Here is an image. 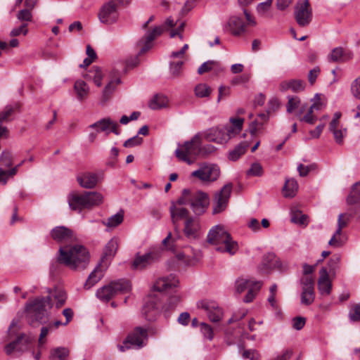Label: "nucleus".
Segmentation results:
<instances>
[{
    "mask_svg": "<svg viewBox=\"0 0 360 360\" xmlns=\"http://www.w3.org/2000/svg\"><path fill=\"white\" fill-rule=\"evenodd\" d=\"M143 142V139L138 135L127 139L123 144L125 148H132L139 146Z\"/></svg>",
    "mask_w": 360,
    "mask_h": 360,
    "instance_id": "63",
    "label": "nucleus"
},
{
    "mask_svg": "<svg viewBox=\"0 0 360 360\" xmlns=\"http://www.w3.org/2000/svg\"><path fill=\"white\" fill-rule=\"evenodd\" d=\"M208 195L202 191H191L190 205L195 214L200 215L209 205Z\"/></svg>",
    "mask_w": 360,
    "mask_h": 360,
    "instance_id": "13",
    "label": "nucleus"
},
{
    "mask_svg": "<svg viewBox=\"0 0 360 360\" xmlns=\"http://www.w3.org/2000/svg\"><path fill=\"white\" fill-rule=\"evenodd\" d=\"M320 277L318 281V290L323 296L330 295L332 289V283L330 280L327 269L324 267L321 268L319 271Z\"/></svg>",
    "mask_w": 360,
    "mask_h": 360,
    "instance_id": "22",
    "label": "nucleus"
},
{
    "mask_svg": "<svg viewBox=\"0 0 360 360\" xmlns=\"http://www.w3.org/2000/svg\"><path fill=\"white\" fill-rule=\"evenodd\" d=\"M121 79L119 77H112L111 79L109 81V82L107 84V85L105 86L104 89L102 92V97H101V101L102 103H106L109 98H110L111 95L114 92L116 85L120 84Z\"/></svg>",
    "mask_w": 360,
    "mask_h": 360,
    "instance_id": "33",
    "label": "nucleus"
},
{
    "mask_svg": "<svg viewBox=\"0 0 360 360\" xmlns=\"http://www.w3.org/2000/svg\"><path fill=\"white\" fill-rule=\"evenodd\" d=\"M300 104V100L297 96L288 97V102L286 105V110L288 113H291L296 110Z\"/></svg>",
    "mask_w": 360,
    "mask_h": 360,
    "instance_id": "58",
    "label": "nucleus"
},
{
    "mask_svg": "<svg viewBox=\"0 0 360 360\" xmlns=\"http://www.w3.org/2000/svg\"><path fill=\"white\" fill-rule=\"evenodd\" d=\"M348 316L352 322L360 321V303L352 306Z\"/></svg>",
    "mask_w": 360,
    "mask_h": 360,
    "instance_id": "56",
    "label": "nucleus"
},
{
    "mask_svg": "<svg viewBox=\"0 0 360 360\" xmlns=\"http://www.w3.org/2000/svg\"><path fill=\"white\" fill-rule=\"evenodd\" d=\"M347 204L349 207H353L357 211L358 205H360V182L356 183L346 199Z\"/></svg>",
    "mask_w": 360,
    "mask_h": 360,
    "instance_id": "28",
    "label": "nucleus"
},
{
    "mask_svg": "<svg viewBox=\"0 0 360 360\" xmlns=\"http://www.w3.org/2000/svg\"><path fill=\"white\" fill-rule=\"evenodd\" d=\"M59 253L58 262L72 270L84 269L89 262V252L81 245L60 247Z\"/></svg>",
    "mask_w": 360,
    "mask_h": 360,
    "instance_id": "1",
    "label": "nucleus"
},
{
    "mask_svg": "<svg viewBox=\"0 0 360 360\" xmlns=\"http://www.w3.org/2000/svg\"><path fill=\"white\" fill-rule=\"evenodd\" d=\"M262 286L261 282H255L250 288H249L247 295L245 296L243 301L246 303L251 302L255 297L256 294L260 290Z\"/></svg>",
    "mask_w": 360,
    "mask_h": 360,
    "instance_id": "50",
    "label": "nucleus"
},
{
    "mask_svg": "<svg viewBox=\"0 0 360 360\" xmlns=\"http://www.w3.org/2000/svg\"><path fill=\"white\" fill-rule=\"evenodd\" d=\"M211 92V88L206 84H199L195 88V96L199 98L208 97Z\"/></svg>",
    "mask_w": 360,
    "mask_h": 360,
    "instance_id": "48",
    "label": "nucleus"
},
{
    "mask_svg": "<svg viewBox=\"0 0 360 360\" xmlns=\"http://www.w3.org/2000/svg\"><path fill=\"white\" fill-rule=\"evenodd\" d=\"M201 144L200 134H195L190 141L178 145V148L175 150V155L179 161L192 165L202 152Z\"/></svg>",
    "mask_w": 360,
    "mask_h": 360,
    "instance_id": "4",
    "label": "nucleus"
},
{
    "mask_svg": "<svg viewBox=\"0 0 360 360\" xmlns=\"http://www.w3.org/2000/svg\"><path fill=\"white\" fill-rule=\"evenodd\" d=\"M352 58V53L349 51L345 50L342 47L334 48L328 56V61L335 63H345L349 61Z\"/></svg>",
    "mask_w": 360,
    "mask_h": 360,
    "instance_id": "24",
    "label": "nucleus"
},
{
    "mask_svg": "<svg viewBox=\"0 0 360 360\" xmlns=\"http://www.w3.org/2000/svg\"><path fill=\"white\" fill-rule=\"evenodd\" d=\"M46 307H52V300L50 296L39 297L26 304V309L36 321H40L45 316Z\"/></svg>",
    "mask_w": 360,
    "mask_h": 360,
    "instance_id": "9",
    "label": "nucleus"
},
{
    "mask_svg": "<svg viewBox=\"0 0 360 360\" xmlns=\"http://www.w3.org/2000/svg\"><path fill=\"white\" fill-rule=\"evenodd\" d=\"M98 17L101 23L112 25L116 22L120 17L118 4L108 0L99 9Z\"/></svg>",
    "mask_w": 360,
    "mask_h": 360,
    "instance_id": "10",
    "label": "nucleus"
},
{
    "mask_svg": "<svg viewBox=\"0 0 360 360\" xmlns=\"http://www.w3.org/2000/svg\"><path fill=\"white\" fill-rule=\"evenodd\" d=\"M207 241L215 245L217 251L226 252L230 255H234L238 250V243L221 225H216L210 230Z\"/></svg>",
    "mask_w": 360,
    "mask_h": 360,
    "instance_id": "2",
    "label": "nucleus"
},
{
    "mask_svg": "<svg viewBox=\"0 0 360 360\" xmlns=\"http://www.w3.org/2000/svg\"><path fill=\"white\" fill-rule=\"evenodd\" d=\"M248 147L249 144L247 142H242L239 143L234 148V149L229 152V159L232 161L237 160L241 155L245 154Z\"/></svg>",
    "mask_w": 360,
    "mask_h": 360,
    "instance_id": "38",
    "label": "nucleus"
},
{
    "mask_svg": "<svg viewBox=\"0 0 360 360\" xmlns=\"http://www.w3.org/2000/svg\"><path fill=\"white\" fill-rule=\"evenodd\" d=\"M86 209H91L93 207L100 205L103 201V196L101 193L96 191H86Z\"/></svg>",
    "mask_w": 360,
    "mask_h": 360,
    "instance_id": "30",
    "label": "nucleus"
},
{
    "mask_svg": "<svg viewBox=\"0 0 360 360\" xmlns=\"http://www.w3.org/2000/svg\"><path fill=\"white\" fill-rule=\"evenodd\" d=\"M205 139L207 141L215 142L217 143H224L228 141V137L226 136V131L224 128H211L205 132Z\"/></svg>",
    "mask_w": 360,
    "mask_h": 360,
    "instance_id": "25",
    "label": "nucleus"
},
{
    "mask_svg": "<svg viewBox=\"0 0 360 360\" xmlns=\"http://www.w3.org/2000/svg\"><path fill=\"white\" fill-rule=\"evenodd\" d=\"M248 176H261L263 174V167L259 162H254L246 172Z\"/></svg>",
    "mask_w": 360,
    "mask_h": 360,
    "instance_id": "53",
    "label": "nucleus"
},
{
    "mask_svg": "<svg viewBox=\"0 0 360 360\" xmlns=\"http://www.w3.org/2000/svg\"><path fill=\"white\" fill-rule=\"evenodd\" d=\"M276 257L273 253H268L263 257L262 264L265 269H272L276 266Z\"/></svg>",
    "mask_w": 360,
    "mask_h": 360,
    "instance_id": "51",
    "label": "nucleus"
},
{
    "mask_svg": "<svg viewBox=\"0 0 360 360\" xmlns=\"http://www.w3.org/2000/svg\"><path fill=\"white\" fill-rule=\"evenodd\" d=\"M273 0H266L259 4L257 6V12L262 17L269 16V11L271 9Z\"/></svg>",
    "mask_w": 360,
    "mask_h": 360,
    "instance_id": "46",
    "label": "nucleus"
},
{
    "mask_svg": "<svg viewBox=\"0 0 360 360\" xmlns=\"http://www.w3.org/2000/svg\"><path fill=\"white\" fill-rule=\"evenodd\" d=\"M168 103V99L165 96L156 95L150 101L149 107L152 110H158L162 108L166 107Z\"/></svg>",
    "mask_w": 360,
    "mask_h": 360,
    "instance_id": "42",
    "label": "nucleus"
},
{
    "mask_svg": "<svg viewBox=\"0 0 360 360\" xmlns=\"http://www.w3.org/2000/svg\"><path fill=\"white\" fill-rule=\"evenodd\" d=\"M218 65V63L214 60H207L203 63L198 68V73L202 75L212 70L214 68Z\"/></svg>",
    "mask_w": 360,
    "mask_h": 360,
    "instance_id": "57",
    "label": "nucleus"
},
{
    "mask_svg": "<svg viewBox=\"0 0 360 360\" xmlns=\"http://www.w3.org/2000/svg\"><path fill=\"white\" fill-rule=\"evenodd\" d=\"M17 172V167H13L11 169H3L0 167V183L5 185L9 177L13 176Z\"/></svg>",
    "mask_w": 360,
    "mask_h": 360,
    "instance_id": "55",
    "label": "nucleus"
},
{
    "mask_svg": "<svg viewBox=\"0 0 360 360\" xmlns=\"http://www.w3.org/2000/svg\"><path fill=\"white\" fill-rule=\"evenodd\" d=\"M68 204L72 210L81 212L86 209L85 193H72L68 196Z\"/></svg>",
    "mask_w": 360,
    "mask_h": 360,
    "instance_id": "27",
    "label": "nucleus"
},
{
    "mask_svg": "<svg viewBox=\"0 0 360 360\" xmlns=\"http://www.w3.org/2000/svg\"><path fill=\"white\" fill-rule=\"evenodd\" d=\"M123 214L118 212L108 219L106 221H103V224L108 227L114 228L120 224L123 221Z\"/></svg>",
    "mask_w": 360,
    "mask_h": 360,
    "instance_id": "45",
    "label": "nucleus"
},
{
    "mask_svg": "<svg viewBox=\"0 0 360 360\" xmlns=\"http://www.w3.org/2000/svg\"><path fill=\"white\" fill-rule=\"evenodd\" d=\"M117 248V239L115 238L110 239L103 249V253L101 258L102 262L111 259L115 255Z\"/></svg>",
    "mask_w": 360,
    "mask_h": 360,
    "instance_id": "29",
    "label": "nucleus"
},
{
    "mask_svg": "<svg viewBox=\"0 0 360 360\" xmlns=\"http://www.w3.org/2000/svg\"><path fill=\"white\" fill-rule=\"evenodd\" d=\"M0 162L2 166L9 167L12 165V155L8 151H4L0 156Z\"/></svg>",
    "mask_w": 360,
    "mask_h": 360,
    "instance_id": "60",
    "label": "nucleus"
},
{
    "mask_svg": "<svg viewBox=\"0 0 360 360\" xmlns=\"http://www.w3.org/2000/svg\"><path fill=\"white\" fill-rule=\"evenodd\" d=\"M200 327H201V332L203 335V336L207 339H209L210 340H212L213 339V330H212V328H211V326L210 325H208L207 323H205L204 322H202L200 323Z\"/></svg>",
    "mask_w": 360,
    "mask_h": 360,
    "instance_id": "61",
    "label": "nucleus"
},
{
    "mask_svg": "<svg viewBox=\"0 0 360 360\" xmlns=\"http://www.w3.org/2000/svg\"><path fill=\"white\" fill-rule=\"evenodd\" d=\"M181 297L179 295H173L170 297L167 302L165 304V309L166 310H170L176 307V306L180 302Z\"/></svg>",
    "mask_w": 360,
    "mask_h": 360,
    "instance_id": "64",
    "label": "nucleus"
},
{
    "mask_svg": "<svg viewBox=\"0 0 360 360\" xmlns=\"http://www.w3.org/2000/svg\"><path fill=\"white\" fill-rule=\"evenodd\" d=\"M291 221L299 225L306 226L309 220L306 214H302L300 211H296L292 214Z\"/></svg>",
    "mask_w": 360,
    "mask_h": 360,
    "instance_id": "49",
    "label": "nucleus"
},
{
    "mask_svg": "<svg viewBox=\"0 0 360 360\" xmlns=\"http://www.w3.org/2000/svg\"><path fill=\"white\" fill-rule=\"evenodd\" d=\"M200 223L196 219L188 218L184 224V233L189 240H195L199 237Z\"/></svg>",
    "mask_w": 360,
    "mask_h": 360,
    "instance_id": "23",
    "label": "nucleus"
},
{
    "mask_svg": "<svg viewBox=\"0 0 360 360\" xmlns=\"http://www.w3.org/2000/svg\"><path fill=\"white\" fill-rule=\"evenodd\" d=\"M148 339V330L142 327H136L132 333L129 334L123 345H118L120 352H125L131 347L137 349L143 347L146 344L145 340Z\"/></svg>",
    "mask_w": 360,
    "mask_h": 360,
    "instance_id": "8",
    "label": "nucleus"
},
{
    "mask_svg": "<svg viewBox=\"0 0 360 360\" xmlns=\"http://www.w3.org/2000/svg\"><path fill=\"white\" fill-rule=\"evenodd\" d=\"M298 190V184L294 179H286L283 187V195L285 198H292L295 196Z\"/></svg>",
    "mask_w": 360,
    "mask_h": 360,
    "instance_id": "32",
    "label": "nucleus"
},
{
    "mask_svg": "<svg viewBox=\"0 0 360 360\" xmlns=\"http://www.w3.org/2000/svg\"><path fill=\"white\" fill-rule=\"evenodd\" d=\"M256 281L252 280L245 279L243 278H239L236 281L235 288L238 293H241L246 289L249 290Z\"/></svg>",
    "mask_w": 360,
    "mask_h": 360,
    "instance_id": "43",
    "label": "nucleus"
},
{
    "mask_svg": "<svg viewBox=\"0 0 360 360\" xmlns=\"http://www.w3.org/2000/svg\"><path fill=\"white\" fill-rule=\"evenodd\" d=\"M32 8L26 7L24 9L19 11L16 15L18 20L20 21L30 22L32 20Z\"/></svg>",
    "mask_w": 360,
    "mask_h": 360,
    "instance_id": "54",
    "label": "nucleus"
},
{
    "mask_svg": "<svg viewBox=\"0 0 360 360\" xmlns=\"http://www.w3.org/2000/svg\"><path fill=\"white\" fill-rule=\"evenodd\" d=\"M351 91L356 98L360 99V76L352 82Z\"/></svg>",
    "mask_w": 360,
    "mask_h": 360,
    "instance_id": "62",
    "label": "nucleus"
},
{
    "mask_svg": "<svg viewBox=\"0 0 360 360\" xmlns=\"http://www.w3.org/2000/svg\"><path fill=\"white\" fill-rule=\"evenodd\" d=\"M220 173V168L217 165L202 162L196 170L191 173L190 177L198 180L203 184H210L219 179Z\"/></svg>",
    "mask_w": 360,
    "mask_h": 360,
    "instance_id": "7",
    "label": "nucleus"
},
{
    "mask_svg": "<svg viewBox=\"0 0 360 360\" xmlns=\"http://www.w3.org/2000/svg\"><path fill=\"white\" fill-rule=\"evenodd\" d=\"M301 303L307 306L310 305L315 298L314 281L311 276H304L301 279Z\"/></svg>",
    "mask_w": 360,
    "mask_h": 360,
    "instance_id": "15",
    "label": "nucleus"
},
{
    "mask_svg": "<svg viewBox=\"0 0 360 360\" xmlns=\"http://www.w3.org/2000/svg\"><path fill=\"white\" fill-rule=\"evenodd\" d=\"M164 28L161 26L155 27L153 30L146 32L144 36L139 41L137 45L140 47L139 54H143L152 47V42L161 35Z\"/></svg>",
    "mask_w": 360,
    "mask_h": 360,
    "instance_id": "17",
    "label": "nucleus"
},
{
    "mask_svg": "<svg viewBox=\"0 0 360 360\" xmlns=\"http://www.w3.org/2000/svg\"><path fill=\"white\" fill-rule=\"evenodd\" d=\"M111 124H112V120L108 117L97 121L96 122L91 124L89 127L92 129H97L98 132L106 131V134H108L110 131L108 130L110 129Z\"/></svg>",
    "mask_w": 360,
    "mask_h": 360,
    "instance_id": "41",
    "label": "nucleus"
},
{
    "mask_svg": "<svg viewBox=\"0 0 360 360\" xmlns=\"http://www.w3.org/2000/svg\"><path fill=\"white\" fill-rule=\"evenodd\" d=\"M175 226L174 232L172 233L169 232L167 236L162 240V244L165 246L167 250L173 252L175 254L176 258L181 262L182 264L186 266L193 265L194 261L197 260V254L193 252V255L191 256L188 253L189 251H192L193 249L191 247H186L184 252H178V249L182 248L181 241L182 237L180 235L179 230L176 225Z\"/></svg>",
    "mask_w": 360,
    "mask_h": 360,
    "instance_id": "3",
    "label": "nucleus"
},
{
    "mask_svg": "<svg viewBox=\"0 0 360 360\" xmlns=\"http://www.w3.org/2000/svg\"><path fill=\"white\" fill-rule=\"evenodd\" d=\"M300 120L309 124H314L317 120V116L316 113L309 108L307 114L300 117Z\"/></svg>",
    "mask_w": 360,
    "mask_h": 360,
    "instance_id": "59",
    "label": "nucleus"
},
{
    "mask_svg": "<svg viewBox=\"0 0 360 360\" xmlns=\"http://www.w3.org/2000/svg\"><path fill=\"white\" fill-rule=\"evenodd\" d=\"M142 313L146 320L155 321L160 314L159 300L151 295H148L145 300Z\"/></svg>",
    "mask_w": 360,
    "mask_h": 360,
    "instance_id": "16",
    "label": "nucleus"
},
{
    "mask_svg": "<svg viewBox=\"0 0 360 360\" xmlns=\"http://www.w3.org/2000/svg\"><path fill=\"white\" fill-rule=\"evenodd\" d=\"M356 213V209L349 207L347 212L341 213L338 215V228L328 242L329 245L334 248H340L345 244L347 238L342 233V230L347 226Z\"/></svg>",
    "mask_w": 360,
    "mask_h": 360,
    "instance_id": "6",
    "label": "nucleus"
},
{
    "mask_svg": "<svg viewBox=\"0 0 360 360\" xmlns=\"http://www.w3.org/2000/svg\"><path fill=\"white\" fill-rule=\"evenodd\" d=\"M330 131L333 134L334 139L337 143L340 144L342 143L343 138L346 135L347 130L346 129H338V126L334 127V128H331L330 125L329 126Z\"/></svg>",
    "mask_w": 360,
    "mask_h": 360,
    "instance_id": "52",
    "label": "nucleus"
},
{
    "mask_svg": "<svg viewBox=\"0 0 360 360\" xmlns=\"http://www.w3.org/2000/svg\"><path fill=\"white\" fill-rule=\"evenodd\" d=\"M170 214L174 225H176V222L184 218H188V211L187 209L184 207H176L174 205L170 207Z\"/></svg>",
    "mask_w": 360,
    "mask_h": 360,
    "instance_id": "36",
    "label": "nucleus"
},
{
    "mask_svg": "<svg viewBox=\"0 0 360 360\" xmlns=\"http://www.w3.org/2000/svg\"><path fill=\"white\" fill-rule=\"evenodd\" d=\"M103 276V273L100 270L99 266H97L89 276L86 283H84V288L86 290L90 289L92 286H94L96 283H98L101 277Z\"/></svg>",
    "mask_w": 360,
    "mask_h": 360,
    "instance_id": "40",
    "label": "nucleus"
},
{
    "mask_svg": "<svg viewBox=\"0 0 360 360\" xmlns=\"http://www.w3.org/2000/svg\"><path fill=\"white\" fill-rule=\"evenodd\" d=\"M30 340L24 334L20 335L15 341L6 345L5 351L7 354H11L13 351L24 352L30 348Z\"/></svg>",
    "mask_w": 360,
    "mask_h": 360,
    "instance_id": "21",
    "label": "nucleus"
},
{
    "mask_svg": "<svg viewBox=\"0 0 360 360\" xmlns=\"http://www.w3.org/2000/svg\"><path fill=\"white\" fill-rule=\"evenodd\" d=\"M51 293V291H49ZM51 297H53L56 301V308L62 307L67 300V294L65 291L60 288H56L53 290V292H51Z\"/></svg>",
    "mask_w": 360,
    "mask_h": 360,
    "instance_id": "39",
    "label": "nucleus"
},
{
    "mask_svg": "<svg viewBox=\"0 0 360 360\" xmlns=\"http://www.w3.org/2000/svg\"><path fill=\"white\" fill-rule=\"evenodd\" d=\"M229 27L233 35H240L245 31V24L240 17H231L229 20Z\"/></svg>",
    "mask_w": 360,
    "mask_h": 360,
    "instance_id": "34",
    "label": "nucleus"
},
{
    "mask_svg": "<svg viewBox=\"0 0 360 360\" xmlns=\"http://www.w3.org/2000/svg\"><path fill=\"white\" fill-rule=\"evenodd\" d=\"M295 18L300 27H306L312 20V8L308 0L299 1L295 7Z\"/></svg>",
    "mask_w": 360,
    "mask_h": 360,
    "instance_id": "11",
    "label": "nucleus"
},
{
    "mask_svg": "<svg viewBox=\"0 0 360 360\" xmlns=\"http://www.w3.org/2000/svg\"><path fill=\"white\" fill-rule=\"evenodd\" d=\"M69 355V350L65 347H58L51 352L50 358L51 360L58 359V360H65Z\"/></svg>",
    "mask_w": 360,
    "mask_h": 360,
    "instance_id": "47",
    "label": "nucleus"
},
{
    "mask_svg": "<svg viewBox=\"0 0 360 360\" xmlns=\"http://www.w3.org/2000/svg\"><path fill=\"white\" fill-rule=\"evenodd\" d=\"M131 290V285L128 280L119 279L110 282L98 289L96 297L102 302H107L117 294H125Z\"/></svg>",
    "mask_w": 360,
    "mask_h": 360,
    "instance_id": "5",
    "label": "nucleus"
},
{
    "mask_svg": "<svg viewBox=\"0 0 360 360\" xmlns=\"http://www.w3.org/2000/svg\"><path fill=\"white\" fill-rule=\"evenodd\" d=\"M51 236L58 243H71L76 240L73 231L63 226L53 228L51 231Z\"/></svg>",
    "mask_w": 360,
    "mask_h": 360,
    "instance_id": "19",
    "label": "nucleus"
},
{
    "mask_svg": "<svg viewBox=\"0 0 360 360\" xmlns=\"http://www.w3.org/2000/svg\"><path fill=\"white\" fill-rule=\"evenodd\" d=\"M198 307L203 309L212 322L219 321L224 315V311L217 302L212 300H202L198 302Z\"/></svg>",
    "mask_w": 360,
    "mask_h": 360,
    "instance_id": "14",
    "label": "nucleus"
},
{
    "mask_svg": "<svg viewBox=\"0 0 360 360\" xmlns=\"http://www.w3.org/2000/svg\"><path fill=\"white\" fill-rule=\"evenodd\" d=\"M85 77L87 79L93 80L94 84L98 86H101L102 84L103 73L101 68L97 66L92 67L85 75Z\"/></svg>",
    "mask_w": 360,
    "mask_h": 360,
    "instance_id": "37",
    "label": "nucleus"
},
{
    "mask_svg": "<svg viewBox=\"0 0 360 360\" xmlns=\"http://www.w3.org/2000/svg\"><path fill=\"white\" fill-rule=\"evenodd\" d=\"M233 189V184L228 183L225 184L219 191L214 195V202L215 204L213 208V213L217 214L224 211L227 205Z\"/></svg>",
    "mask_w": 360,
    "mask_h": 360,
    "instance_id": "12",
    "label": "nucleus"
},
{
    "mask_svg": "<svg viewBox=\"0 0 360 360\" xmlns=\"http://www.w3.org/2000/svg\"><path fill=\"white\" fill-rule=\"evenodd\" d=\"M155 260V255L152 252L137 255L132 263V267L137 270H143L151 265Z\"/></svg>",
    "mask_w": 360,
    "mask_h": 360,
    "instance_id": "26",
    "label": "nucleus"
},
{
    "mask_svg": "<svg viewBox=\"0 0 360 360\" xmlns=\"http://www.w3.org/2000/svg\"><path fill=\"white\" fill-rule=\"evenodd\" d=\"M305 88V83L300 79H292L282 82L280 84V89L283 91L292 89L295 92L303 91Z\"/></svg>",
    "mask_w": 360,
    "mask_h": 360,
    "instance_id": "31",
    "label": "nucleus"
},
{
    "mask_svg": "<svg viewBox=\"0 0 360 360\" xmlns=\"http://www.w3.org/2000/svg\"><path fill=\"white\" fill-rule=\"evenodd\" d=\"M74 90L76 92L77 98L79 101H84L86 99L89 93V87L88 84L82 79L77 80L75 82Z\"/></svg>",
    "mask_w": 360,
    "mask_h": 360,
    "instance_id": "35",
    "label": "nucleus"
},
{
    "mask_svg": "<svg viewBox=\"0 0 360 360\" xmlns=\"http://www.w3.org/2000/svg\"><path fill=\"white\" fill-rule=\"evenodd\" d=\"M179 280L174 275L163 276L158 278L153 285V289L157 292H165L176 288Z\"/></svg>",
    "mask_w": 360,
    "mask_h": 360,
    "instance_id": "20",
    "label": "nucleus"
},
{
    "mask_svg": "<svg viewBox=\"0 0 360 360\" xmlns=\"http://www.w3.org/2000/svg\"><path fill=\"white\" fill-rule=\"evenodd\" d=\"M103 179L102 173L82 172L77 175L78 184L84 188H94Z\"/></svg>",
    "mask_w": 360,
    "mask_h": 360,
    "instance_id": "18",
    "label": "nucleus"
},
{
    "mask_svg": "<svg viewBox=\"0 0 360 360\" xmlns=\"http://www.w3.org/2000/svg\"><path fill=\"white\" fill-rule=\"evenodd\" d=\"M184 64V60L170 61L169 72L173 77H178L181 76Z\"/></svg>",
    "mask_w": 360,
    "mask_h": 360,
    "instance_id": "44",
    "label": "nucleus"
}]
</instances>
